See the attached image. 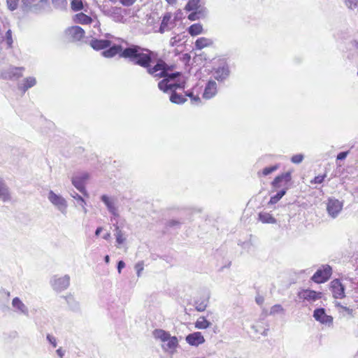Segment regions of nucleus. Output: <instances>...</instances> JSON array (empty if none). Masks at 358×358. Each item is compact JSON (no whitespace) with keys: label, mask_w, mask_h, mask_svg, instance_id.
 <instances>
[{"label":"nucleus","mask_w":358,"mask_h":358,"mask_svg":"<svg viewBox=\"0 0 358 358\" xmlns=\"http://www.w3.org/2000/svg\"><path fill=\"white\" fill-rule=\"evenodd\" d=\"M284 308L280 304H275L271 308L270 315H274L278 313H283Z\"/></svg>","instance_id":"obj_39"},{"label":"nucleus","mask_w":358,"mask_h":358,"mask_svg":"<svg viewBox=\"0 0 358 358\" xmlns=\"http://www.w3.org/2000/svg\"><path fill=\"white\" fill-rule=\"evenodd\" d=\"M115 237H116V242L119 245L122 244L124 242V241H125V238L123 236L122 231L120 229L118 226L115 227Z\"/></svg>","instance_id":"obj_37"},{"label":"nucleus","mask_w":358,"mask_h":358,"mask_svg":"<svg viewBox=\"0 0 358 358\" xmlns=\"http://www.w3.org/2000/svg\"><path fill=\"white\" fill-rule=\"evenodd\" d=\"M101 200L104 203V204L106 206L108 211L113 215L114 216H117L118 214L117 213V209L113 203V202L111 201V199L106 194H103L101 197Z\"/></svg>","instance_id":"obj_23"},{"label":"nucleus","mask_w":358,"mask_h":358,"mask_svg":"<svg viewBox=\"0 0 358 358\" xmlns=\"http://www.w3.org/2000/svg\"><path fill=\"white\" fill-rule=\"evenodd\" d=\"M278 169V165H273L271 166L266 167L262 170V175L266 176Z\"/></svg>","instance_id":"obj_40"},{"label":"nucleus","mask_w":358,"mask_h":358,"mask_svg":"<svg viewBox=\"0 0 358 358\" xmlns=\"http://www.w3.org/2000/svg\"><path fill=\"white\" fill-rule=\"evenodd\" d=\"M169 4L173 5L176 3V0H166Z\"/></svg>","instance_id":"obj_59"},{"label":"nucleus","mask_w":358,"mask_h":358,"mask_svg":"<svg viewBox=\"0 0 358 358\" xmlns=\"http://www.w3.org/2000/svg\"><path fill=\"white\" fill-rule=\"evenodd\" d=\"M166 225L169 227L180 228L181 222L176 220H171L167 222Z\"/></svg>","instance_id":"obj_45"},{"label":"nucleus","mask_w":358,"mask_h":358,"mask_svg":"<svg viewBox=\"0 0 358 358\" xmlns=\"http://www.w3.org/2000/svg\"><path fill=\"white\" fill-rule=\"evenodd\" d=\"M143 262H139L135 265V269L136 271V274L138 277L141 275V273L143 270Z\"/></svg>","instance_id":"obj_46"},{"label":"nucleus","mask_w":358,"mask_h":358,"mask_svg":"<svg viewBox=\"0 0 358 358\" xmlns=\"http://www.w3.org/2000/svg\"><path fill=\"white\" fill-rule=\"evenodd\" d=\"M0 200L3 202H8L11 200L9 187L2 180H0Z\"/></svg>","instance_id":"obj_20"},{"label":"nucleus","mask_w":358,"mask_h":358,"mask_svg":"<svg viewBox=\"0 0 358 358\" xmlns=\"http://www.w3.org/2000/svg\"><path fill=\"white\" fill-rule=\"evenodd\" d=\"M185 96H189L192 101H199L200 98L198 96H194L192 92H185Z\"/></svg>","instance_id":"obj_47"},{"label":"nucleus","mask_w":358,"mask_h":358,"mask_svg":"<svg viewBox=\"0 0 358 358\" xmlns=\"http://www.w3.org/2000/svg\"><path fill=\"white\" fill-rule=\"evenodd\" d=\"M48 199L50 202L55 206L57 209L60 211L64 215L67 213V202L66 199L59 194H55L53 191L50 190L48 195Z\"/></svg>","instance_id":"obj_6"},{"label":"nucleus","mask_w":358,"mask_h":358,"mask_svg":"<svg viewBox=\"0 0 358 358\" xmlns=\"http://www.w3.org/2000/svg\"><path fill=\"white\" fill-rule=\"evenodd\" d=\"M54 4H59L60 2H62L63 0H52Z\"/></svg>","instance_id":"obj_60"},{"label":"nucleus","mask_w":358,"mask_h":358,"mask_svg":"<svg viewBox=\"0 0 358 358\" xmlns=\"http://www.w3.org/2000/svg\"><path fill=\"white\" fill-rule=\"evenodd\" d=\"M160 62L164 64L162 68L151 75L159 78H164L163 80L159 82L158 87L164 92H167L169 91H171V81H173L176 78H180V73L179 72L169 73L168 65L162 59H160L156 62L155 65H157Z\"/></svg>","instance_id":"obj_3"},{"label":"nucleus","mask_w":358,"mask_h":358,"mask_svg":"<svg viewBox=\"0 0 358 358\" xmlns=\"http://www.w3.org/2000/svg\"><path fill=\"white\" fill-rule=\"evenodd\" d=\"M65 34L69 41L77 42L84 38L85 31L79 26H73L66 29Z\"/></svg>","instance_id":"obj_9"},{"label":"nucleus","mask_w":358,"mask_h":358,"mask_svg":"<svg viewBox=\"0 0 358 358\" xmlns=\"http://www.w3.org/2000/svg\"><path fill=\"white\" fill-rule=\"evenodd\" d=\"M106 37L107 39H92L90 41L91 47L96 50H106L111 45V41L109 38H113V36L110 34H106Z\"/></svg>","instance_id":"obj_14"},{"label":"nucleus","mask_w":358,"mask_h":358,"mask_svg":"<svg viewBox=\"0 0 358 358\" xmlns=\"http://www.w3.org/2000/svg\"><path fill=\"white\" fill-rule=\"evenodd\" d=\"M117 54L120 57L128 59L133 64L145 68L149 74L157 72L164 65L160 62L157 65L152 66L157 59V54L136 45H131L124 49L121 45H110L101 52V55L106 58L113 57Z\"/></svg>","instance_id":"obj_1"},{"label":"nucleus","mask_w":358,"mask_h":358,"mask_svg":"<svg viewBox=\"0 0 358 358\" xmlns=\"http://www.w3.org/2000/svg\"><path fill=\"white\" fill-rule=\"evenodd\" d=\"M259 220L264 224H275L277 220L270 213L261 212L258 215Z\"/></svg>","instance_id":"obj_25"},{"label":"nucleus","mask_w":358,"mask_h":358,"mask_svg":"<svg viewBox=\"0 0 358 358\" xmlns=\"http://www.w3.org/2000/svg\"><path fill=\"white\" fill-rule=\"evenodd\" d=\"M67 303L73 310H77L79 308V305L77 301H75L72 296H67L65 297Z\"/></svg>","instance_id":"obj_36"},{"label":"nucleus","mask_w":358,"mask_h":358,"mask_svg":"<svg viewBox=\"0 0 358 358\" xmlns=\"http://www.w3.org/2000/svg\"><path fill=\"white\" fill-rule=\"evenodd\" d=\"M348 152H341L338 154L336 159L338 160H343L348 156Z\"/></svg>","instance_id":"obj_49"},{"label":"nucleus","mask_w":358,"mask_h":358,"mask_svg":"<svg viewBox=\"0 0 358 358\" xmlns=\"http://www.w3.org/2000/svg\"><path fill=\"white\" fill-rule=\"evenodd\" d=\"M208 296L206 299L195 301V309L199 312H203L205 310L208 306Z\"/></svg>","instance_id":"obj_33"},{"label":"nucleus","mask_w":358,"mask_h":358,"mask_svg":"<svg viewBox=\"0 0 358 358\" xmlns=\"http://www.w3.org/2000/svg\"><path fill=\"white\" fill-rule=\"evenodd\" d=\"M292 180L291 173L285 172L276 176L271 182L272 192L280 189L275 194L271 196L268 206H273L277 203L283 196L285 195L289 187V182Z\"/></svg>","instance_id":"obj_2"},{"label":"nucleus","mask_w":358,"mask_h":358,"mask_svg":"<svg viewBox=\"0 0 358 358\" xmlns=\"http://www.w3.org/2000/svg\"><path fill=\"white\" fill-rule=\"evenodd\" d=\"M74 21L77 23L88 24L92 22V18L83 13H80L75 15Z\"/></svg>","instance_id":"obj_26"},{"label":"nucleus","mask_w":358,"mask_h":358,"mask_svg":"<svg viewBox=\"0 0 358 358\" xmlns=\"http://www.w3.org/2000/svg\"><path fill=\"white\" fill-rule=\"evenodd\" d=\"M343 208V203L336 199H329L327 205V210L329 215L332 217H336L341 212Z\"/></svg>","instance_id":"obj_15"},{"label":"nucleus","mask_w":358,"mask_h":358,"mask_svg":"<svg viewBox=\"0 0 358 358\" xmlns=\"http://www.w3.org/2000/svg\"><path fill=\"white\" fill-rule=\"evenodd\" d=\"M36 79L33 76L24 78L21 82L17 83V87L22 94H24L29 89L36 85Z\"/></svg>","instance_id":"obj_17"},{"label":"nucleus","mask_w":358,"mask_h":358,"mask_svg":"<svg viewBox=\"0 0 358 358\" xmlns=\"http://www.w3.org/2000/svg\"><path fill=\"white\" fill-rule=\"evenodd\" d=\"M345 3L346 6L351 10H354L358 7V0H345Z\"/></svg>","instance_id":"obj_41"},{"label":"nucleus","mask_w":358,"mask_h":358,"mask_svg":"<svg viewBox=\"0 0 358 358\" xmlns=\"http://www.w3.org/2000/svg\"><path fill=\"white\" fill-rule=\"evenodd\" d=\"M71 9L73 11H79L83 8L82 0H72L71 3Z\"/></svg>","instance_id":"obj_38"},{"label":"nucleus","mask_w":358,"mask_h":358,"mask_svg":"<svg viewBox=\"0 0 358 358\" xmlns=\"http://www.w3.org/2000/svg\"><path fill=\"white\" fill-rule=\"evenodd\" d=\"M264 297L262 296H257L255 298V301L259 305H262L264 303Z\"/></svg>","instance_id":"obj_52"},{"label":"nucleus","mask_w":358,"mask_h":358,"mask_svg":"<svg viewBox=\"0 0 358 358\" xmlns=\"http://www.w3.org/2000/svg\"><path fill=\"white\" fill-rule=\"evenodd\" d=\"M124 266H125V263L122 260H120L117 262V268L119 273H121L122 269L124 268Z\"/></svg>","instance_id":"obj_51"},{"label":"nucleus","mask_w":358,"mask_h":358,"mask_svg":"<svg viewBox=\"0 0 358 358\" xmlns=\"http://www.w3.org/2000/svg\"><path fill=\"white\" fill-rule=\"evenodd\" d=\"M56 352L57 354V355L60 357V358H62L64 355V351L62 350V349L60 348L59 349H57L56 350Z\"/></svg>","instance_id":"obj_53"},{"label":"nucleus","mask_w":358,"mask_h":358,"mask_svg":"<svg viewBox=\"0 0 358 358\" xmlns=\"http://www.w3.org/2000/svg\"><path fill=\"white\" fill-rule=\"evenodd\" d=\"M136 0H120V3L124 6H129L132 5Z\"/></svg>","instance_id":"obj_50"},{"label":"nucleus","mask_w":358,"mask_h":358,"mask_svg":"<svg viewBox=\"0 0 358 358\" xmlns=\"http://www.w3.org/2000/svg\"><path fill=\"white\" fill-rule=\"evenodd\" d=\"M50 284L54 290L62 292L66 289L70 285V276L64 275L62 277L55 275L50 280Z\"/></svg>","instance_id":"obj_8"},{"label":"nucleus","mask_w":358,"mask_h":358,"mask_svg":"<svg viewBox=\"0 0 358 358\" xmlns=\"http://www.w3.org/2000/svg\"><path fill=\"white\" fill-rule=\"evenodd\" d=\"M177 42H178V40L176 36L172 37L171 38L170 43H171V45H173V46L175 45Z\"/></svg>","instance_id":"obj_55"},{"label":"nucleus","mask_w":358,"mask_h":358,"mask_svg":"<svg viewBox=\"0 0 358 358\" xmlns=\"http://www.w3.org/2000/svg\"><path fill=\"white\" fill-rule=\"evenodd\" d=\"M84 213L86 214L87 213V209L85 208V206H80Z\"/></svg>","instance_id":"obj_61"},{"label":"nucleus","mask_w":358,"mask_h":358,"mask_svg":"<svg viewBox=\"0 0 358 358\" xmlns=\"http://www.w3.org/2000/svg\"><path fill=\"white\" fill-rule=\"evenodd\" d=\"M336 306L338 308V312L342 317H347L348 319L353 317V309L344 306L339 302L336 303Z\"/></svg>","instance_id":"obj_24"},{"label":"nucleus","mask_w":358,"mask_h":358,"mask_svg":"<svg viewBox=\"0 0 358 358\" xmlns=\"http://www.w3.org/2000/svg\"><path fill=\"white\" fill-rule=\"evenodd\" d=\"M268 331V328L264 329V331L262 332H261V334L266 336H267Z\"/></svg>","instance_id":"obj_58"},{"label":"nucleus","mask_w":358,"mask_h":358,"mask_svg":"<svg viewBox=\"0 0 358 358\" xmlns=\"http://www.w3.org/2000/svg\"><path fill=\"white\" fill-rule=\"evenodd\" d=\"M170 101L174 103L182 104L187 101V99L182 94L173 91L170 96Z\"/></svg>","instance_id":"obj_30"},{"label":"nucleus","mask_w":358,"mask_h":358,"mask_svg":"<svg viewBox=\"0 0 358 358\" xmlns=\"http://www.w3.org/2000/svg\"><path fill=\"white\" fill-rule=\"evenodd\" d=\"M109 236H110V234L108 233L106 235H104L103 238L104 239H108Z\"/></svg>","instance_id":"obj_62"},{"label":"nucleus","mask_w":358,"mask_h":358,"mask_svg":"<svg viewBox=\"0 0 358 358\" xmlns=\"http://www.w3.org/2000/svg\"><path fill=\"white\" fill-rule=\"evenodd\" d=\"M229 66L226 62H222L217 68L214 69L213 76L219 82L224 81L229 78Z\"/></svg>","instance_id":"obj_10"},{"label":"nucleus","mask_w":358,"mask_h":358,"mask_svg":"<svg viewBox=\"0 0 358 358\" xmlns=\"http://www.w3.org/2000/svg\"><path fill=\"white\" fill-rule=\"evenodd\" d=\"M322 292H317L312 289H302L298 292V296L301 299L309 302H314L322 298Z\"/></svg>","instance_id":"obj_13"},{"label":"nucleus","mask_w":358,"mask_h":358,"mask_svg":"<svg viewBox=\"0 0 358 358\" xmlns=\"http://www.w3.org/2000/svg\"><path fill=\"white\" fill-rule=\"evenodd\" d=\"M171 92H176L178 89H184L185 86V81H180L176 78L173 81H171Z\"/></svg>","instance_id":"obj_34"},{"label":"nucleus","mask_w":358,"mask_h":358,"mask_svg":"<svg viewBox=\"0 0 358 358\" xmlns=\"http://www.w3.org/2000/svg\"><path fill=\"white\" fill-rule=\"evenodd\" d=\"M167 343L162 345V348L165 351L173 352L178 345V341L176 336H169V338L166 340Z\"/></svg>","instance_id":"obj_22"},{"label":"nucleus","mask_w":358,"mask_h":358,"mask_svg":"<svg viewBox=\"0 0 358 358\" xmlns=\"http://www.w3.org/2000/svg\"><path fill=\"white\" fill-rule=\"evenodd\" d=\"M203 31V27L201 24L199 23H196V24H192L189 28H188V33L192 36H196V35H199L200 34H201Z\"/></svg>","instance_id":"obj_32"},{"label":"nucleus","mask_w":358,"mask_h":358,"mask_svg":"<svg viewBox=\"0 0 358 358\" xmlns=\"http://www.w3.org/2000/svg\"><path fill=\"white\" fill-rule=\"evenodd\" d=\"M304 159V156L302 154L294 155L291 158V162L294 164H300Z\"/></svg>","instance_id":"obj_43"},{"label":"nucleus","mask_w":358,"mask_h":358,"mask_svg":"<svg viewBox=\"0 0 358 358\" xmlns=\"http://www.w3.org/2000/svg\"><path fill=\"white\" fill-rule=\"evenodd\" d=\"M24 67L8 65L0 68V78L6 80L15 81L22 77Z\"/></svg>","instance_id":"obj_5"},{"label":"nucleus","mask_w":358,"mask_h":358,"mask_svg":"<svg viewBox=\"0 0 358 358\" xmlns=\"http://www.w3.org/2000/svg\"><path fill=\"white\" fill-rule=\"evenodd\" d=\"M252 329L254 330V331H255V332H256V333H259V332H260V331H259V329H258V327H257V326H255V325L252 326Z\"/></svg>","instance_id":"obj_57"},{"label":"nucleus","mask_w":358,"mask_h":358,"mask_svg":"<svg viewBox=\"0 0 358 358\" xmlns=\"http://www.w3.org/2000/svg\"><path fill=\"white\" fill-rule=\"evenodd\" d=\"M211 322L208 321L204 317H199L194 324V327L198 329H206L211 326Z\"/></svg>","instance_id":"obj_28"},{"label":"nucleus","mask_w":358,"mask_h":358,"mask_svg":"<svg viewBox=\"0 0 358 358\" xmlns=\"http://www.w3.org/2000/svg\"><path fill=\"white\" fill-rule=\"evenodd\" d=\"M19 0H6L8 8L10 10H15L18 6Z\"/></svg>","instance_id":"obj_42"},{"label":"nucleus","mask_w":358,"mask_h":358,"mask_svg":"<svg viewBox=\"0 0 358 358\" xmlns=\"http://www.w3.org/2000/svg\"><path fill=\"white\" fill-rule=\"evenodd\" d=\"M332 274V268L329 265H322L312 276L311 280L316 283L327 281Z\"/></svg>","instance_id":"obj_7"},{"label":"nucleus","mask_w":358,"mask_h":358,"mask_svg":"<svg viewBox=\"0 0 358 358\" xmlns=\"http://www.w3.org/2000/svg\"><path fill=\"white\" fill-rule=\"evenodd\" d=\"M313 317L315 320L322 324L330 326L333 324V317L325 313L323 308H316L313 312Z\"/></svg>","instance_id":"obj_12"},{"label":"nucleus","mask_w":358,"mask_h":358,"mask_svg":"<svg viewBox=\"0 0 358 358\" xmlns=\"http://www.w3.org/2000/svg\"><path fill=\"white\" fill-rule=\"evenodd\" d=\"M326 176V174L317 176L310 181V182L312 184H321L324 180Z\"/></svg>","instance_id":"obj_44"},{"label":"nucleus","mask_w":358,"mask_h":358,"mask_svg":"<svg viewBox=\"0 0 358 358\" xmlns=\"http://www.w3.org/2000/svg\"><path fill=\"white\" fill-rule=\"evenodd\" d=\"M13 306L20 313L25 315H29L28 308L22 303V301L18 298L15 297L12 301Z\"/></svg>","instance_id":"obj_21"},{"label":"nucleus","mask_w":358,"mask_h":358,"mask_svg":"<svg viewBox=\"0 0 358 358\" xmlns=\"http://www.w3.org/2000/svg\"><path fill=\"white\" fill-rule=\"evenodd\" d=\"M71 196L76 200V204L78 206H85L86 201L76 191H73L71 193Z\"/></svg>","instance_id":"obj_35"},{"label":"nucleus","mask_w":358,"mask_h":358,"mask_svg":"<svg viewBox=\"0 0 358 358\" xmlns=\"http://www.w3.org/2000/svg\"><path fill=\"white\" fill-rule=\"evenodd\" d=\"M46 338L47 340L48 341V342L54 347L55 348L57 346V341H56V338L50 335V334H48L47 336H46Z\"/></svg>","instance_id":"obj_48"},{"label":"nucleus","mask_w":358,"mask_h":358,"mask_svg":"<svg viewBox=\"0 0 358 358\" xmlns=\"http://www.w3.org/2000/svg\"><path fill=\"white\" fill-rule=\"evenodd\" d=\"M217 83L214 80H209L205 87L203 97L206 99L213 98L217 94Z\"/></svg>","instance_id":"obj_19"},{"label":"nucleus","mask_w":358,"mask_h":358,"mask_svg":"<svg viewBox=\"0 0 358 358\" xmlns=\"http://www.w3.org/2000/svg\"><path fill=\"white\" fill-rule=\"evenodd\" d=\"M187 343L192 346H198L205 342V338L202 334L199 331H196L188 334L185 338Z\"/></svg>","instance_id":"obj_18"},{"label":"nucleus","mask_w":358,"mask_h":358,"mask_svg":"<svg viewBox=\"0 0 358 358\" xmlns=\"http://www.w3.org/2000/svg\"><path fill=\"white\" fill-rule=\"evenodd\" d=\"M333 296L336 299H343L345 297V287L338 279H334L331 282L330 286Z\"/></svg>","instance_id":"obj_16"},{"label":"nucleus","mask_w":358,"mask_h":358,"mask_svg":"<svg viewBox=\"0 0 358 358\" xmlns=\"http://www.w3.org/2000/svg\"><path fill=\"white\" fill-rule=\"evenodd\" d=\"M213 44V41L211 39L201 37L198 38L195 42V47L198 50H201L205 47L211 45Z\"/></svg>","instance_id":"obj_27"},{"label":"nucleus","mask_w":358,"mask_h":358,"mask_svg":"<svg viewBox=\"0 0 358 358\" xmlns=\"http://www.w3.org/2000/svg\"><path fill=\"white\" fill-rule=\"evenodd\" d=\"M102 227H99L96 228V231H95V236H99L101 234V232L102 231Z\"/></svg>","instance_id":"obj_54"},{"label":"nucleus","mask_w":358,"mask_h":358,"mask_svg":"<svg viewBox=\"0 0 358 358\" xmlns=\"http://www.w3.org/2000/svg\"><path fill=\"white\" fill-rule=\"evenodd\" d=\"M88 178L89 174L87 173H82L81 174L72 178V184L79 192H80L85 196H88L85 187V182Z\"/></svg>","instance_id":"obj_11"},{"label":"nucleus","mask_w":358,"mask_h":358,"mask_svg":"<svg viewBox=\"0 0 358 358\" xmlns=\"http://www.w3.org/2000/svg\"><path fill=\"white\" fill-rule=\"evenodd\" d=\"M171 15L170 13H166L164 17H163V19L162 20V22H161V25H160V27H159V31L160 33H164V31H166V30H168L169 28V23L171 20Z\"/></svg>","instance_id":"obj_31"},{"label":"nucleus","mask_w":358,"mask_h":358,"mask_svg":"<svg viewBox=\"0 0 358 358\" xmlns=\"http://www.w3.org/2000/svg\"><path fill=\"white\" fill-rule=\"evenodd\" d=\"M104 261L106 264H108L110 262V257L109 255H106L104 257Z\"/></svg>","instance_id":"obj_56"},{"label":"nucleus","mask_w":358,"mask_h":358,"mask_svg":"<svg viewBox=\"0 0 358 358\" xmlns=\"http://www.w3.org/2000/svg\"><path fill=\"white\" fill-rule=\"evenodd\" d=\"M201 0H189L185 6V10L191 12L187 18L190 21L203 20L208 15V10L204 6L199 4Z\"/></svg>","instance_id":"obj_4"},{"label":"nucleus","mask_w":358,"mask_h":358,"mask_svg":"<svg viewBox=\"0 0 358 358\" xmlns=\"http://www.w3.org/2000/svg\"><path fill=\"white\" fill-rule=\"evenodd\" d=\"M153 336L155 338L159 339L163 342H166L171 335L169 332L163 329H155L153 331Z\"/></svg>","instance_id":"obj_29"}]
</instances>
